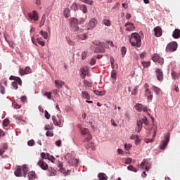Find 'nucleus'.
Instances as JSON below:
<instances>
[{"label":"nucleus","mask_w":180,"mask_h":180,"mask_svg":"<svg viewBox=\"0 0 180 180\" xmlns=\"http://www.w3.org/2000/svg\"><path fill=\"white\" fill-rule=\"evenodd\" d=\"M129 42L133 47H141V37L137 32L132 33L129 39Z\"/></svg>","instance_id":"f257e3e1"},{"label":"nucleus","mask_w":180,"mask_h":180,"mask_svg":"<svg viewBox=\"0 0 180 180\" xmlns=\"http://www.w3.org/2000/svg\"><path fill=\"white\" fill-rule=\"evenodd\" d=\"M69 22L70 27L74 32H77V33H82V32H84V29L80 28L79 26H78V19L76 18H70Z\"/></svg>","instance_id":"f03ea898"},{"label":"nucleus","mask_w":180,"mask_h":180,"mask_svg":"<svg viewBox=\"0 0 180 180\" xmlns=\"http://www.w3.org/2000/svg\"><path fill=\"white\" fill-rule=\"evenodd\" d=\"M178 49V43L176 41H172L169 43L166 46L167 53H174V51H176Z\"/></svg>","instance_id":"7ed1b4c3"},{"label":"nucleus","mask_w":180,"mask_h":180,"mask_svg":"<svg viewBox=\"0 0 180 180\" xmlns=\"http://www.w3.org/2000/svg\"><path fill=\"white\" fill-rule=\"evenodd\" d=\"M52 120L55 126H58V127H63V122H64V120H63V116L57 115V117H56L53 115Z\"/></svg>","instance_id":"20e7f679"},{"label":"nucleus","mask_w":180,"mask_h":180,"mask_svg":"<svg viewBox=\"0 0 180 180\" xmlns=\"http://www.w3.org/2000/svg\"><path fill=\"white\" fill-rule=\"evenodd\" d=\"M81 133L84 137V143H86V141H89V140L92 139V136L89 133V130H88V129H84L83 130H82Z\"/></svg>","instance_id":"39448f33"},{"label":"nucleus","mask_w":180,"mask_h":180,"mask_svg":"<svg viewBox=\"0 0 180 180\" xmlns=\"http://www.w3.org/2000/svg\"><path fill=\"white\" fill-rule=\"evenodd\" d=\"M96 25H98V20L95 18H91L89 23L86 25L87 30H92L96 27Z\"/></svg>","instance_id":"423d86ee"},{"label":"nucleus","mask_w":180,"mask_h":180,"mask_svg":"<svg viewBox=\"0 0 180 180\" xmlns=\"http://www.w3.org/2000/svg\"><path fill=\"white\" fill-rule=\"evenodd\" d=\"M165 140H163L160 146L161 150H165L167 146H168V143H169V134H167L165 136Z\"/></svg>","instance_id":"0eeeda50"},{"label":"nucleus","mask_w":180,"mask_h":180,"mask_svg":"<svg viewBox=\"0 0 180 180\" xmlns=\"http://www.w3.org/2000/svg\"><path fill=\"white\" fill-rule=\"evenodd\" d=\"M140 167L141 169H146V171H148L150 168H151V163L148 162L147 160L144 159L141 163Z\"/></svg>","instance_id":"6e6552de"},{"label":"nucleus","mask_w":180,"mask_h":180,"mask_svg":"<svg viewBox=\"0 0 180 180\" xmlns=\"http://www.w3.org/2000/svg\"><path fill=\"white\" fill-rule=\"evenodd\" d=\"M135 109L138 110V112H147L148 110V108H147V106L141 103H136L135 105Z\"/></svg>","instance_id":"1a4fd4ad"},{"label":"nucleus","mask_w":180,"mask_h":180,"mask_svg":"<svg viewBox=\"0 0 180 180\" xmlns=\"http://www.w3.org/2000/svg\"><path fill=\"white\" fill-rule=\"evenodd\" d=\"M28 18H30L31 20L37 22V20H39V14L37 13V11H33L32 13H28Z\"/></svg>","instance_id":"9d476101"},{"label":"nucleus","mask_w":180,"mask_h":180,"mask_svg":"<svg viewBox=\"0 0 180 180\" xmlns=\"http://www.w3.org/2000/svg\"><path fill=\"white\" fill-rule=\"evenodd\" d=\"M32 68L29 67H26L25 70L23 68L19 69V74L21 76H23L27 74H32Z\"/></svg>","instance_id":"9b49d317"},{"label":"nucleus","mask_w":180,"mask_h":180,"mask_svg":"<svg viewBox=\"0 0 180 180\" xmlns=\"http://www.w3.org/2000/svg\"><path fill=\"white\" fill-rule=\"evenodd\" d=\"M155 73H156L158 81H162V79H164V73L162 72V70H161V69L160 68L156 69Z\"/></svg>","instance_id":"f8f14e48"},{"label":"nucleus","mask_w":180,"mask_h":180,"mask_svg":"<svg viewBox=\"0 0 180 180\" xmlns=\"http://www.w3.org/2000/svg\"><path fill=\"white\" fill-rule=\"evenodd\" d=\"M141 129H143V121H141V120H139L136 122V127L135 129V131H136V133H140L141 131Z\"/></svg>","instance_id":"ddd939ff"},{"label":"nucleus","mask_w":180,"mask_h":180,"mask_svg":"<svg viewBox=\"0 0 180 180\" xmlns=\"http://www.w3.org/2000/svg\"><path fill=\"white\" fill-rule=\"evenodd\" d=\"M153 30H154L155 36H156V37H160V36H162V30L161 29V27H156L154 28Z\"/></svg>","instance_id":"4468645a"},{"label":"nucleus","mask_w":180,"mask_h":180,"mask_svg":"<svg viewBox=\"0 0 180 180\" xmlns=\"http://www.w3.org/2000/svg\"><path fill=\"white\" fill-rule=\"evenodd\" d=\"M37 165H39V167L41 168V169H44V171H46L47 168H49V165L47 163L43 162V160H39L37 163Z\"/></svg>","instance_id":"2eb2a0df"},{"label":"nucleus","mask_w":180,"mask_h":180,"mask_svg":"<svg viewBox=\"0 0 180 180\" xmlns=\"http://www.w3.org/2000/svg\"><path fill=\"white\" fill-rule=\"evenodd\" d=\"M145 96L147 97L148 101H153V94H151V91L150 89H145Z\"/></svg>","instance_id":"dca6fc26"},{"label":"nucleus","mask_w":180,"mask_h":180,"mask_svg":"<svg viewBox=\"0 0 180 180\" xmlns=\"http://www.w3.org/2000/svg\"><path fill=\"white\" fill-rule=\"evenodd\" d=\"M55 85L58 89H60L63 85H65V83L61 80H55Z\"/></svg>","instance_id":"f3484780"},{"label":"nucleus","mask_w":180,"mask_h":180,"mask_svg":"<svg viewBox=\"0 0 180 180\" xmlns=\"http://www.w3.org/2000/svg\"><path fill=\"white\" fill-rule=\"evenodd\" d=\"M125 27L127 32H131V30H133V29H135L134 25H133V23H130V22H127L125 24Z\"/></svg>","instance_id":"a211bd4d"},{"label":"nucleus","mask_w":180,"mask_h":180,"mask_svg":"<svg viewBox=\"0 0 180 180\" xmlns=\"http://www.w3.org/2000/svg\"><path fill=\"white\" fill-rule=\"evenodd\" d=\"M172 37L174 39H179L180 37V30L176 29L172 33Z\"/></svg>","instance_id":"6ab92c4d"},{"label":"nucleus","mask_w":180,"mask_h":180,"mask_svg":"<svg viewBox=\"0 0 180 180\" xmlns=\"http://www.w3.org/2000/svg\"><path fill=\"white\" fill-rule=\"evenodd\" d=\"M14 175H15V176H22V168L20 166L17 167V169L14 172Z\"/></svg>","instance_id":"aec40b11"},{"label":"nucleus","mask_w":180,"mask_h":180,"mask_svg":"<svg viewBox=\"0 0 180 180\" xmlns=\"http://www.w3.org/2000/svg\"><path fill=\"white\" fill-rule=\"evenodd\" d=\"M81 72H82L80 75L81 78H82V79H85V77H86L88 74V71L86 70V69L83 68L81 69Z\"/></svg>","instance_id":"412c9836"},{"label":"nucleus","mask_w":180,"mask_h":180,"mask_svg":"<svg viewBox=\"0 0 180 180\" xmlns=\"http://www.w3.org/2000/svg\"><path fill=\"white\" fill-rule=\"evenodd\" d=\"M63 15L65 18H70L71 16V11L70 10V8H65L63 11Z\"/></svg>","instance_id":"4be33fe9"},{"label":"nucleus","mask_w":180,"mask_h":180,"mask_svg":"<svg viewBox=\"0 0 180 180\" xmlns=\"http://www.w3.org/2000/svg\"><path fill=\"white\" fill-rule=\"evenodd\" d=\"M82 98H84V99H86V101H89V99H91V96L89 95L88 91H82Z\"/></svg>","instance_id":"5701e85b"},{"label":"nucleus","mask_w":180,"mask_h":180,"mask_svg":"<svg viewBox=\"0 0 180 180\" xmlns=\"http://www.w3.org/2000/svg\"><path fill=\"white\" fill-rule=\"evenodd\" d=\"M8 148V143H3L2 148L0 149V155H3L4 153L6 151Z\"/></svg>","instance_id":"b1692460"},{"label":"nucleus","mask_w":180,"mask_h":180,"mask_svg":"<svg viewBox=\"0 0 180 180\" xmlns=\"http://www.w3.org/2000/svg\"><path fill=\"white\" fill-rule=\"evenodd\" d=\"M22 172H23V176L24 178H26V176L27 175V172H29V168H27V167L26 166V165H24L22 166Z\"/></svg>","instance_id":"393cba45"},{"label":"nucleus","mask_w":180,"mask_h":180,"mask_svg":"<svg viewBox=\"0 0 180 180\" xmlns=\"http://www.w3.org/2000/svg\"><path fill=\"white\" fill-rule=\"evenodd\" d=\"M98 176L99 180H108V176L105 173H99Z\"/></svg>","instance_id":"a878e982"},{"label":"nucleus","mask_w":180,"mask_h":180,"mask_svg":"<svg viewBox=\"0 0 180 180\" xmlns=\"http://www.w3.org/2000/svg\"><path fill=\"white\" fill-rule=\"evenodd\" d=\"M39 34H41V36H42V37H44V39H45V40H47V39H49V33L47 32L41 30Z\"/></svg>","instance_id":"bb28decb"},{"label":"nucleus","mask_w":180,"mask_h":180,"mask_svg":"<svg viewBox=\"0 0 180 180\" xmlns=\"http://www.w3.org/2000/svg\"><path fill=\"white\" fill-rule=\"evenodd\" d=\"M41 157L44 160H48L49 161H51V162H52V164H54V161L51 160V159L50 158L47 157V155L45 153H41Z\"/></svg>","instance_id":"cd10ccee"},{"label":"nucleus","mask_w":180,"mask_h":180,"mask_svg":"<svg viewBox=\"0 0 180 180\" xmlns=\"http://www.w3.org/2000/svg\"><path fill=\"white\" fill-rule=\"evenodd\" d=\"M46 22V14H44L41 18L40 22H39V27H41L42 26H44V23Z\"/></svg>","instance_id":"c85d7f7f"},{"label":"nucleus","mask_w":180,"mask_h":180,"mask_svg":"<svg viewBox=\"0 0 180 180\" xmlns=\"http://www.w3.org/2000/svg\"><path fill=\"white\" fill-rule=\"evenodd\" d=\"M152 89L156 94V95H160V92H161V89L155 86H152Z\"/></svg>","instance_id":"c756f323"},{"label":"nucleus","mask_w":180,"mask_h":180,"mask_svg":"<svg viewBox=\"0 0 180 180\" xmlns=\"http://www.w3.org/2000/svg\"><path fill=\"white\" fill-rule=\"evenodd\" d=\"M49 171V176H54L56 174H57V172L53 167H51Z\"/></svg>","instance_id":"7c9ffc66"},{"label":"nucleus","mask_w":180,"mask_h":180,"mask_svg":"<svg viewBox=\"0 0 180 180\" xmlns=\"http://www.w3.org/2000/svg\"><path fill=\"white\" fill-rule=\"evenodd\" d=\"M35 178L34 172H30L28 173V179L29 180H33Z\"/></svg>","instance_id":"2f4dec72"},{"label":"nucleus","mask_w":180,"mask_h":180,"mask_svg":"<svg viewBox=\"0 0 180 180\" xmlns=\"http://www.w3.org/2000/svg\"><path fill=\"white\" fill-rule=\"evenodd\" d=\"M80 40H86L88 39V34L84 33L79 36Z\"/></svg>","instance_id":"473e14b6"},{"label":"nucleus","mask_w":180,"mask_h":180,"mask_svg":"<svg viewBox=\"0 0 180 180\" xmlns=\"http://www.w3.org/2000/svg\"><path fill=\"white\" fill-rule=\"evenodd\" d=\"M141 64H142L143 67H144V68H147V67H150V65H151V62H150V61H142Z\"/></svg>","instance_id":"72a5a7b5"},{"label":"nucleus","mask_w":180,"mask_h":180,"mask_svg":"<svg viewBox=\"0 0 180 180\" xmlns=\"http://www.w3.org/2000/svg\"><path fill=\"white\" fill-rule=\"evenodd\" d=\"M152 59H153V61H154L155 63H157V61L160 60V55H158V53L153 54Z\"/></svg>","instance_id":"f704fd0d"},{"label":"nucleus","mask_w":180,"mask_h":180,"mask_svg":"<svg viewBox=\"0 0 180 180\" xmlns=\"http://www.w3.org/2000/svg\"><path fill=\"white\" fill-rule=\"evenodd\" d=\"M2 123H3V126L4 127H8V126H9V123H10L9 119L6 118V119L4 120Z\"/></svg>","instance_id":"c9c22d12"},{"label":"nucleus","mask_w":180,"mask_h":180,"mask_svg":"<svg viewBox=\"0 0 180 180\" xmlns=\"http://www.w3.org/2000/svg\"><path fill=\"white\" fill-rule=\"evenodd\" d=\"M81 11H82L83 13H86L88 12V8L85 4L81 6Z\"/></svg>","instance_id":"e433bc0d"},{"label":"nucleus","mask_w":180,"mask_h":180,"mask_svg":"<svg viewBox=\"0 0 180 180\" xmlns=\"http://www.w3.org/2000/svg\"><path fill=\"white\" fill-rule=\"evenodd\" d=\"M127 52V48H126L125 46H122L121 48V53H122V57H124V56H126Z\"/></svg>","instance_id":"4c0bfd02"},{"label":"nucleus","mask_w":180,"mask_h":180,"mask_svg":"<svg viewBox=\"0 0 180 180\" xmlns=\"http://www.w3.org/2000/svg\"><path fill=\"white\" fill-rule=\"evenodd\" d=\"M171 75L173 79H177V78L179 77V75L176 73L175 71H172Z\"/></svg>","instance_id":"58836bf2"},{"label":"nucleus","mask_w":180,"mask_h":180,"mask_svg":"<svg viewBox=\"0 0 180 180\" xmlns=\"http://www.w3.org/2000/svg\"><path fill=\"white\" fill-rule=\"evenodd\" d=\"M14 81H15L14 82H16L17 84H18V85L22 86V79H20V77H15V79Z\"/></svg>","instance_id":"ea45409f"},{"label":"nucleus","mask_w":180,"mask_h":180,"mask_svg":"<svg viewBox=\"0 0 180 180\" xmlns=\"http://www.w3.org/2000/svg\"><path fill=\"white\" fill-rule=\"evenodd\" d=\"M69 164H70V165H77V164H78V160L75 158L72 160V161L70 160Z\"/></svg>","instance_id":"a19ab883"},{"label":"nucleus","mask_w":180,"mask_h":180,"mask_svg":"<svg viewBox=\"0 0 180 180\" xmlns=\"http://www.w3.org/2000/svg\"><path fill=\"white\" fill-rule=\"evenodd\" d=\"M129 171H132L133 172H137V169H136L133 165H129L127 167Z\"/></svg>","instance_id":"79ce46f5"},{"label":"nucleus","mask_w":180,"mask_h":180,"mask_svg":"<svg viewBox=\"0 0 180 180\" xmlns=\"http://www.w3.org/2000/svg\"><path fill=\"white\" fill-rule=\"evenodd\" d=\"M37 41L40 46H44L46 44L44 41L41 40V38H37Z\"/></svg>","instance_id":"37998d69"},{"label":"nucleus","mask_w":180,"mask_h":180,"mask_svg":"<svg viewBox=\"0 0 180 180\" xmlns=\"http://www.w3.org/2000/svg\"><path fill=\"white\" fill-rule=\"evenodd\" d=\"M103 25H105V26H110V20H109L108 19H104L103 20Z\"/></svg>","instance_id":"c03bdc74"},{"label":"nucleus","mask_w":180,"mask_h":180,"mask_svg":"<svg viewBox=\"0 0 180 180\" xmlns=\"http://www.w3.org/2000/svg\"><path fill=\"white\" fill-rule=\"evenodd\" d=\"M142 124L144 123L146 126H148V120H147V117H144L143 118L141 119Z\"/></svg>","instance_id":"a18cd8bd"},{"label":"nucleus","mask_w":180,"mask_h":180,"mask_svg":"<svg viewBox=\"0 0 180 180\" xmlns=\"http://www.w3.org/2000/svg\"><path fill=\"white\" fill-rule=\"evenodd\" d=\"M12 105H13V108H14V109H20V108H21L20 105H18L15 102H13L12 103Z\"/></svg>","instance_id":"49530a36"},{"label":"nucleus","mask_w":180,"mask_h":180,"mask_svg":"<svg viewBox=\"0 0 180 180\" xmlns=\"http://www.w3.org/2000/svg\"><path fill=\"white\" fill-rule=\"evenodd\" d=\"M71 9L72 11H77L78 9V6H77V3H73L71 6Z\"/></svg>","instance_id":"de8ad7c7"},{"label":"nucleus","mask_w":180,"mask_h":180,"mask_svg":"<svg viewBox=\"0 0 180 180\" xmlns=\"http://www.w3.org/2000/svg\"><path fill=\"white\" fill-rule=\"evenodd\" d=\"M86 54H88L86 51H84L82 53V60H85L86 58Z\"/></svg>","instance_id":"09e8293b"},{"label":"nucleus","mask_w":180,"mask_h":180,"mask_svg":"<svg viewBox=\"0 0 180 180\" xmlns=\"http://www.w3.org/2000/svg\"><path fill=\"white\" fill-rule=\"evenodd\" d=\"M132 147L131 144L130 143H125L124 144V148L127 151H129V150H130V148Z\"/></svg>","instance_id":"8fccbe9b"},{"label":"nucleus","mask_w":180,"mask_h":180,"mask_svg":"<svg viewBox=\"0 0 180 180\" xmlns=\"http://www.w3.org/2000/svg\"><path fill=\"white\" fill-rule=\"evenodd\" d=\"M44 96H46L47 99H51V92H46Z\"/></svg>","instance_id":"3c124183"},{"label":"nucleus","mask_w":180,"mask_h":180,"mask_svg":"<svg viewBox=\"0 0 180 180\" xmlns=\"http://www.w3.org/2000/svg\"><path fill=\"white\" fill-rule=\"evenodd\" d=\"M60 172H61V174H64L65 175H68V174L67 173V171L65 170V169L64 168H60L59 169Z\"/></svg>","instance_id":"603ef678"},{"label":"nucleus","mask_w":180,"mask_h":180,"mask_svg":"<svg viewBox=\"0 0 180 180\" xmlns=\"http://www.w3.org/2000/svg\"><path fill=\"white\" fill-rule=\"evenodd\" d=\"M27 145L30 146V147H32V146L34 145V141L33 139L28 141Z\"/></svg>","instance_id":"864d4df0"},{"label":"nucleus","mask_w":180,"mask_h":180,"mask_svg":"<svg viewBox=\"0 0 180 180\" xmlns=\"http://www.w3.org/2000/svg\"><path fill=\"white\" fill-rule=\"evenodd\" d=\"M96 63V59L95 58H93L90 60V65H95Z\"/></svg>","instance_id":"5fc2aeb1"},{"label":"nucleus","mask_w":180,"mask_h":180,"mask_svg":"<svg viewBox=\"0 0 180 180\" xmlns=\"http://www.w3.org/2000/svg\"><path fill=\"white\" fill-rule=\"evenodd\" d=\"M0 92L2 95H4L5 94V87H4L2 84L0 86Z\"/></svg>","instance_id":"6e6d98bb"},{"label":"nucleus","mask_w":180,"mask_h":180,"mask_svg":"<svg viewBox=\"0 0 180 180\" xmlns=\"http://www.w3.org/2000/svg\"><path fill=\"white\" fill-rule=\"evenodd\" d=\"M84 84L86 86H92V83L88 82V80H84Z\"/></svg>","instance_id":"4d7b16f0"},{"label":"nucleus","mask_w":180,"mask_h":180,"mask_svg":"<svg viewBox=\"0 0 180 180\" xmlns=\"http://www.w3.org/2000/svg\"><path fill=\"white\" fill-rule=\"evenodd\" d=\"M46 136H47V137H53V134L52 131H47L46 133Z\"/></svg>","instance_id":"13d9d810"},{"label":"nucleus","mask_w":180,"mask_h":180,"mask_svg":"<svg viewBox=\"0 0 180 180\" xmlns=\"http://www.w3.org/2000/svg\"><path fill=\"white\" fill-rule=\"evenodd\" d=\"M11 85L14 89H18V83L16 82H13Z\"/></svg>","instance_id":"bf43d9fd"},{"label":"nucleus","mask_w":180,"mask_h":180,"mask_svg":"<svg viewBox=\"0 0 180 180\" xmlns=\"http://www.w3.org/2000/svg\"><path fill=\"white\" fill-rule=\"evenodd\" d=\"M111 78H113L114 79H116V71L112 70L111 72Z\"/></svg>","instance_id":"052dcab7"},{"label":"nucleus","mask_w":180,"mask_h":180,"mask_svg":"<svg viewBox=\"0 0 180 180\" xmlns=\"http://www.w3.org/2000/svg\"><path fill=\"white\" fill-rule=\"evenodd\" d=\"M20 101L21 102L25 103L26 102V101H27V98L26 97V96H22L20 98Z\"/></svg>","instance_id":"680f3d73"},{"label":"nucleus","mask_w":180,"mask_h":180,"mask_svg":"<svg viewBox=\"0 0 180 180\" xmlns=\"http://www.w3.org/2000/svg\"><path fill=\"white\" fill-rule=\"evenodd\" d=\"M44 116H45L46 119H50V113H49V112L47 110H45Z\"/></svg>","instance_id":"e2e57ef3"},{"label":"nucleus","mask_w":180,"mask_h":180,"mask_svg":"<svg viewBox=\"0 0 180 180\" xmlns=\"http://www.w3.org/2000/svg\"><path fill=\"white\" fill-rule=\"evenodd\" d=\"M140 141H141V139L139 137V136L135 139V144H136V146H138V144H140Z\"/></svg>","instance_id":"0e129e2a"},{"label":"nucleus","mask_w":180,"mask_h":180,"mask_svg":"<svg viewBox=\"0 0 180 180\" xmlns=\"http://www.w3.org/2000/svg\"><path fill=\"white\" fill-rule=\"evenodd\" d=\"M124 164H127V165L131 164V158H127V159L125 160Z\"/></svg>","instance_id":"69168bd1"},{"label":"nucleus","mask_w":180,"mask_h":180,"mask_svg":"<svg viewBox=\"0 0 180 180\" xmlns=\"http://www.w3.org/2000/svg\"><path fill=\"white\" fill-rule=\"evenodd\" d=\"M95 53H102V51L101 50V47L97 46L95 49H94Z\"/></svg>","instance_id":"338daca9"},{"label":"nucleus","mask_w":180,"mask_h":180,"mask_svg":"<svg viewBox=\"0 0 180 180\" xmlns=\"http://www.w3.org/2000/svg\"><path fill=\"white\" fill-rule=\"evenodd\" d=\"M131 95H137V86L134 87V90L131 92Z\"/></svg>","instance_id":"774afa93"}]
</instances>
